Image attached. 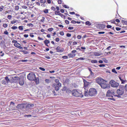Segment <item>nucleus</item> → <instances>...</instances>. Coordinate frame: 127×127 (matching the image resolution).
Here are the masks:
<instances>
[{
	"label": "nucleus",
	"mask_w": 127,
	"mask_h": 127,
	"mask_svg": "<svg viewBox=\"0 0 127 127\" xmlns=\"http://www.w3.org/2000/svg\"><path fill=\"white\" fill-rule=\"evenodd\" d=\"M28 79L30 80H33L35 84H38L39 83V79L38 78H36L35 75L33 73H29L27 76Z\"/></svg>",
	"instance_id": "1"
},
{
	"label": "nucleus",
	"mask_w": 127,
	"mask_h": 127,
	"mask_svg": "<svg viewBox=\"0 0 127 127\" xmlns=\"http://www.w3.org/2000/svg\"><path fill=\"white\" fill-rule=\"evenodd\" d=\"M124 86L122 85H120L119 86V89L117 91V93L118 95H116L115 96L118 97H121L120 95H122L124 94Z\"/></svg>",
	"instance_id": "2"
},
{
	"label": "nucleus",
	"mask_w": 127,
	"mask_h": 127,
	"mask_svg": "<svg viewBox=\"0 0 127 127\" xmlns=\"http://www.w3.org/2000/svg\"><path fill=\"white\" fill-rule=\"evenodd\" d=\"M72 95L74 96L82 97L83 95L82 94V92L80 90L77 91L76 90H73L72 92Z\"/></svg>",
	"instance_id": "3"
},
{
	"label": "nucleus",
	"mask_w": 127,
	"mask_h": 127,
	"mask_svg": "<svg viewBox=\"0 0 127 127\" xmlns=\"http://www.w3.org/2000/svg\"><path fill=\"white\" fill-rule=\"evenodd\" d=\"M97 93L96 90L94 88H91L89 89L88 93L89 95L91 96H93Z\"/></svg>",
	"instance_id": "4"
},
{
	"label": "nucleus",
	"mask_w": 127,
	"mask_h": 127,
	"mask_svg": "<svg viewBox=\"0 0 127 127\" xmlns=\"http://www.w3.org/2000/svg\"><path fill=\"white\" fill-rule=\"evenodd\" d=\"M34 106L33 104H29L26 105L25 104V109L24 111H29L30 110L31 108Z\"/></svg>",
	"instance_id": "5"
},
{
	"label": "nucleus",
	"mask_w": 127,
	"mask_h": 127,
	"mask_svg": "<svg viewBox=\"0 0 127 127\" xmlns=\"http://www.w3.org/2000/svg\"><path fill=\"white\" fill-rule=\"evenodd\" d=\"M96 82L100 85L106 83L107 82L106 80H104L100 78L97 79L96 80Z\"/></svg>",
	"instance_id": "6"
},
{
	"label": "nucleus",
	"mask_w": 127,
	"mask_h": 127,
	"mask_svg": "<svg viewBox=\"0 0 127 127\" xmlns=\"http://www.w3.org/2000/svg\"><path fill=\"white\" fill-rule=\"evenodd\" d=\"M109 84L111 86L113 87H117L119 86V84L113 80H111L109 82Z\"/></svg>",
	"instance_id": "7"
},
{
	"label": "nucleus",
	"mask_w": 127,
	"mask_h": 127,
	"mask_svg": "<svg viewBox=\"0 0 127 127\" xmlns=\"http://www.w3.org/2000/svg\"><path fill=\"white\" fill-rule=\"evenodd\" d=\"M114 93L113 91L110 90H108L106 96H107L111 97H113V95H114Z\"/></svg>",
	"instance_id": "8"
},
{
	"label": "nucleus",
	"mask_w": 127,
	"mask_h": 127,
	"mask_svg": "<svg viewBox=\"0 0 127 127\" xmlns=\"http://www.w3.org/2000/svg\"><path fill=\"white\" fill-rule=\"evenodd\" d=\"M25 104L24 103H21L18 104L16 106V108L19 109H22L24 111Z\"/></svg>",
	"instance_id": "9"
},
{
	"label": "nucleus",
	"mask_w": 127,
	"mask_h": 127,
	"mask_svg": "<svg viewBox=\"0 0 127 127\" xmlns=\"http://www.w3.org/2000/svg\"><path fill=\"white\" fill-rule=\"evenodd\" d=\"M102 88L104 89L106 88H109L110 87L109 85L106 83L104 84H102L100 85Z\"/></svg>",
	"instance_id": "10"
},
{
	"label": "nucleus",
	"mask_w": 127,
	"mask_h": 127,
	"mask_svg": "<svg viewBox=\"0 0 127 127\" xmlns=\"http://www.w3.org/2000/svg\"><path fill=\"white\" fill-rule=\"evenodd\" d=\"M57 51L58 52H62L64 51V49L59 46H58L56 48Z\"/></svg>",
	"instance_id": "11"
},
{
	"label": "nucleus",
	"mask_w": 127,
	"mask_h": 127,
	"mask_svg": "<svg viewBox=\"0 0 127 127\" xmlns=\"http://www.w3.org/2000/svg\"><path fill=\"white\" fill-rule=\"evenodd\" d=\"M84 89L85 90V92H84V95L86 96H88L89 95L88 93V87L85 88H84Z\"/></svg>",
	"instance_id": "12"
},
{
	"label": "nucleus",
	"mask_w": 127,
	"mask_h": 127,
	"mask_svg": "<svg viewBox=\"0 0 127 127\" xmlns=\"http://www.w3.org/2000/svg\"><path fill=\"white\" fill-rule=\"evenodd\" d=\"M84 82V87L85 88L88 87L89 83L87 82L86 80L85 79L83 80Z\"/></svg>",
	"instance_id": "13"
},
{
	"label": "nucleus",
	"mask_w": 127,
	"mask_h": 127,
	"mask_svg": "<svg viewBox=\"0 0 127 127\" xmlns=\"http://www.w3.org/2000/svg\"><path fill=\"white\" fill-rule=\"evenodd\" d=\"M0 46L2 48H4L6 47L5 44V42L4 41L2 40L0 42Z\"/></svg>",
	"instance_id": "14"
},
{
	"label": "nucleus",
	"mask_w": 127,
	"mask_h": 127,
	"mask_svg": "<svg viewBox=\"0 0 127 127\" xmlns=\"http://www.w3.org/2000/svg\"><path fill=\"white\" fill-rule=\"evenodd\" d=\"M19 83L21 86H22L24 83V81L22 79H20L19 80Z\"/></svg>",
	"instance_id": "15"
},
{
	"label": "nucleus",
	"mask_w": 127,
	"mask_h": 127,
	"mask_svg": "<svg viewBox=\"0 0 127 127\" xmlns=\"http://www.w3.org/2000/svg\"><path fill=\"white\" fill-rule=\"evenodd\" d=\"M10 108L12 110H16V107L15 106V105H10Z\"/></svg>",
	"instance_id": "16"
},
{
	"label": "nucleus",
	"mask_w": 127,
	"mask_h": 127,
	"mask_svg": "<svg viewBox=\"0 0 127 127\" xmlns=\"http://www.w3.org/2000/svg\"><path fill=\"white\" fill-rule=\"evenodd\" d=\"M68 56L69 58H73L75 56V54H68Z\"/></svg>",
	"instance_id": "17"
},
{
	"label": "nucleus",
	"mask_w": 127,
	"mask_h": 127,
	"mask_svg": "<svg viewBox=\"0 0 127 127\" xmlns=\"http://www.w3.org/2000/svg\"><path fill=\"white\" fill-rule=\"evenodd\" d=\"M18 22V20H12L11 21V23L12 24H15L16 22Z\"/></svg>",
	"instance_id": "18"
},
{
	"label": "nucleus",
	"mask_w": 127,
	"mask_h": 127,
	"mask_svg": "<svg viewBox=\"0 0 127 127\" xmlns=\"http://www.w3.org/2000/svg\"><path fill=\"white\" fill-rule=\"evenodd\" d=\"M6 81L7 83L9 82H10V80L8 78V77L7 76L5 78V79H4Z\"/></svg>",
	"instance_id": "19"
},
{
	"label": "nucleus",
	"mask_w": 127,
	"mask_h": 127,
	"mask_svg": "<svg viewBox=\"0 0 127 127\" xmlns=\"http://www.w3.org/2000/svg\"><path fill=\"white\" fill-rule=\"evenodd\" d=\"M91 62L92 63H97V61L96 60H92L91 61Z\"/></svg>",
	"instance_id": "20"
},
{
	"label": "nucleus",
	"mask_w": 127,
	"mask_h": 127,
	"mask_svg": "<svg viewBox=\"0 0 127 127\" xmlns=\"http://www.w3.org/2000/svg\"><path fill=\"white\" fill-rule=\"evenodd\" d=\"M40 2L41 3H45L46 2V0H39Z\"/></svg>",
	"instance_id": "21"
},
{
	"label": "nucleus",
	"mask_w": 127,
	"mask_h": 127,
	"mask_svg": "<svg viewBox=\"0 0 127 127\" xmlns=\"http://www.w3.org/2000/svg\"><path fill=\"white\" fill-rule=\"evenodd\" d=\"M119 78L120 79V80L121 81L122 83L124 84V83H125L126 82V81H125L124 80L122 79H121V77H119Z\"/></svg>",
	"instance_id": "22"
},
{
	"label": "nucleus",
	"mask_w": 127,
	"mask_h": 127,
	"mask_svg": "<svg viewBox=\"0 0 127 127\" xmlns=\"http://www.w3.org/2000/svg\"><path fill=\"white\" fill-rule=\"evenodd\" d=\"M14 45L16 47L18 48V46H20V44L19 43H17L16 44H14Z\"/></svg>",
	"instance_id": "23"
},
{
	"label": "nucleus",
	"mask_w": 127,
	"mask_h": 127,
	"mask_svg": "<svg viewBox=\"0 0 127 127\" xmlns=\"http://www.w3.org/2000/svg\"><path fill=\"white\" fill-rule=\"evenodd\" d=\"M44 42V44H48L50 43V41L47 39L45 40Z\"/></svg>",
	"instance_id": "24"
},
{
	"label": "nucleus",
	"mask_w": 127,
	"mask_h": 127,
	"mask_svg": "<svg viewBox=\"0 0 127 127\" xmlns=\"http://www.w3.org/2000/svg\"><path fill=\"white\" fill-rule=\"evenodd\" d=\"M60 13V11L59 10H57L55 12V14L56 15H58Z\"/></svg>",
	"instance_id": "25"
},
{
	"label": "nucleus",
	"mask_w": 127,
	"mask_h": 127,
	"mask_svg": "<svg viewBox=\"0 0 127 127\" xmlns=\"http://www.w3.org/2000/svg\"><path fill=\"white\" fill-rule=\"evenodd\" d=\"M48 9H46L43 10V12L45 13H46V14L47 13H48Z\"/></svg>",
	"instance_id": "26"
},
{
	"label": "nucleus",
	"mask_w": 127,
	"mask_h": 127,
	"mask_svg": "<svg viewBox=\"0 0 127 127\" xmlns=\"http://www.w3.org/2000/svg\"><path fill=\"white\" fill-rule=\"evenodd\" d=\"M85 24L86 25H88L89 26H90L91 25V24L88 21L86 22L85 23Z\"/></svg>",
	"instance_id": "27"
},
{
	"label": "nucleus",
	"mask_w": 127,
	"mask_h": 127,
	"mask_svg": "<svg viewBox=\"0 0 127 127\" xmlns=\"http://www.w3.org/2000/svg\"><path fill=\"white\" fill-rule=\"evenodd\" d=\"M4 6L3 5L1 6L0 7V12L4 8Z\"/></svg>",
	"instance_id": "28"
},
{
	"label": "nucleus",
	"mask_w": 127,
	"mask_h": 127,
	"mask_svg": "<svg viewBox=\"0 0 127 127\" xmlns=\"http://www.w3.org/2000/svg\"><path fill=\"white\" fill-rule=\"evenodd\" d=\"M7 83L6 81L4 79H3L2 81V84H5Z\"/></svg>",
	"instance_id": "29"
},
{
	"label": "nucleus",
	"mask_w": 127,
	"mask_h": 127,
	"mask_svg": "<svg viewBox=\"0 0 127 127\" xmlns=\"http://www.w3.org/2000/svg\"><path fill=\"white\" fill-rule=\"evenodd\" d=\"M42 19H41L40 20V21L42 22V23H44V22L45 18L44 17H42Z\"/></svg>",
	"instance_id": "30"
},
{
	"label": "nucleus",
	"mask_w": 127,
	"mask_h": 127,
	"mask_svg": "<svg viewBox=\"0 0 127 127\" xmlns=\"http://www.w3.org/2000/svg\"><path fill=\"white\" fill-rule=\"evenodd\" d=\"M112 71L116 74L117 73V72L116 71L115 69V68H113L112 69Z\"/></svg>",
	"instance_id": "31"
},
{
	"label": "nucleus",
	"mask_w": 127,
	"mask_h": 127,
	"mask_svg": "<svg viewBox=\"0 0 127 127\" xmlns=\"http://www.w3.org/2000/svg\"><path fill=\"white\" fill-rule=\"evenodd\" d=\"M23 27L22 26H19L18 27L19 29L20 30H23Z\"/></svg>",
	"instance_id": "32"
},
{
	"label": "nucleus",
	"mask_w": 127,
	"mask_h": 127,
	"mask_svg": "<svg viewBox=\"0 0 127 127\" xmlns=\"http://www.w3.org/2000/svg\"><path fill=\"white\" fill-rule=\"evenodd\" d=\"M55 89L56 91H58L59 89V87H58V86H57L55 87Z\"/></svg>",
	"instance_id": "33"
},
{
	"label": "nucleus",
	"mask_w": 127,
	"mask_h": 127,
	"mask_svg": "<svg viewBox=\"0 0 127 127\" xmlns=\"http://www.w3.org/2000/svg\"><path fill=\"white\" fill-rule=\"evenodd\" d=\"M19 9V6H16L15 7V9L16 10H18Z\"/></svg>",
	"instance_id": "34"
},
{
	"label": "nucleus",
	"mask_w": 127,
	"mask_h": 127,
	"mask_svg": "<svg viewBox=\"0 0 127 127\" xmlns=\"http://www.w3.org/2000/svg\"><path fill=\"white\" fill-rule=\"evenodd\" d=\"M45 82L46 83H49L50 82V81L49 79H46L45 80Z\"/></svg>",
	"instance_id": "35"
},
{
	"label": "nucleus",
	"mask_w": 127,
	"mask_h": 127,
	"mask_svg": "<svg viewBox=\"0 0 127 127\" xmlns=\"http://www.w3.org/2000/svg\"><path fill=\"white\" fill-rule=\"evenodd\" d=\"M84 60V59L83 58H80L77 59L76 60V61L78 60Z\"/></svg>",
	"instance_id": "36"
},
{
	"label": "nucleus",
	"mask_w": 127,
	"mask_h": 127,
	"mask_svg": "<svg viewBox=\"0 0 127 127\" xmlns=\"http://www.w3.org/2000/svg\"><path fill=\"white\" fill-rule=\"evenodd\" d=\"M24 116L25 117L28 118L29 117H31L32 115H24Z\"/></svg>",
	"instance_id": "37"
},
{
	"label": "nucleus",
	"mask_w": 127,
	"mask_h": 127,
	"mask_svg": "<svg viewBox=\"0 0 127 127\" xmlns=\"http://www.w3.org/2000/svg\"><path fill=\"white\" fill-rule=\"evenodd\" d=\"M51 10H53L54 11H55L56 9V8L54 6H52L51 8Z\"/></svg>",
	"instance_id": "38"
},
{
	"label": "nucleus",
	"mask_w": 127,
	"mask_h": 127,
	"mask_svg": "<svg viewBox=\"0 0 127 127\" xmlns=\"http://www.w3.org/2000/svg\"><path fill=\"white\" fill-rule=\"evenodd\" d=\"M11 28L13 30H15L17 29V27L16 26L12 27Z\"/></svg>",
	"instance_id": "39"
},
{
	"label": "nucleus",
	"mask_w": 127,
	"mask_h": 127,
	"mask_svg": "<svg viewBox=\"0 0 127 127\" xmlns=\"http://www.w3.org/2000/svg\"><path fill=\"white\" fill-rule=\"evenodd\" d=\"M39 69L40 70L43 71H45V70L44 68L42 67H39Z\"/></svg>",
	"instance_id": "40"
},
{
	"label": "nucleus",
	"mask_w": 127,
	"mask_h": 127,
	"mask_svg": "<svg viewBox=\"0 0 127 127\" xmlns=\"http://www.w3.org/2000/svg\"><path fill=\"white\" fill-rule=\"evenodd\" d=\"M27 26H31L32 27L33 26V24H32L30 23V24H28L27 25Z\"/></svg>",
	"instance_id": "41"
},
{
	"label": "nucleus",
	"mask_w": 127,
	"mask_h": 127,
	"mask_svg": "<svg viewBox=\"0 0 127 127\" xmlns=\"http://www.w3.org/2000/svg\"><path fill=\"white\" fill-rule=\"evenodd\" d=\"M94 55H95L96 56H99L100 55L99 54V53L97 52L95 53H94Z\"/></svg>",
	"instance_id": "42"
},
{
	"label": "nucleus",
	"mask_w": 127,
	"mask_h": 127,
	"mask_svg": "<svg viewBox=\"0 0 127 127\" xmlns=\"http://www.w3.org/2000/svg\"><path fill=\"white\" fill-rule=\"evenodd\" d=\"M3 26L4 28H5L7 26V25L6 24H4L3 25Z\"/></svg>",
	"instance_id": "43"
},
{
	"label": "nucleus",
	"mask_w": 127,
	"mask_h": 127,
	"mask_svg": "<svg viewBox=\"0 0 127 127\" xmlns=\"http://www.w3.org/2000/svg\"><path fill=\"white\" fill-rule=\"evenodd\" d=\"M7 17L8 19H11L12 18V16L11 15H8Z\"/></svg>",
	"instance_id": "44"
},
{
	"label": "nucleus",
	"mask_w": 127,
	"mask_h": 127,
	"mask_svg": "<svg viewBox=\"0 0 127 127\" xmlns=\"http://www.w3.org/2000/svg\"><path fill=\"white\" fill-rule=\"evenodd\" d=\"M17 41L16 40H13L12 41V42L13 43H14V44H16L17 43Z\"/></svg>",
	"instance_id": "45"
},
{
	"label": "nucleus",
	"mask_w": 127,
	"mask_h": 127,
	"mask_svg": "<svg viewBox=\"0 0 127 127\" xmlns=\"http://www.w3.org/2000/svg\"><path fill=\"white\" fill-rule=\"evenodd\" d=\"M53 30V28H49L48 29V31H49V32H51Z\"/></svg>",
	"instance_id": "46"
},
{
	"label": "nucleus",
	"mask_w": 127,
	"mask_h": 127,
	"mask_svg": "<svg viewBox=\"0 0 127 127\" xmlns=\"http://www.w3.org/2000/svg\"><path fill=\"white\" fill-rule=\"evenodd\" d=\"M124 90L125 89L127 91V84H126L125 86H124Z\"/></svg>",
	"instance_id": "47"
},
{
	"label": "nucleus",
	"mask_w": 127,
	"mask_h": 127,
	"mask_svg": "<svg viewBox=\"0 0 127 127\" xmlns=\"http://www.w3.org/2000/svg\"><path fill=\"white\" fill-rule=\"evenodd\" d=\"M55 82L57 84L59 83V80L58 79H56L55 80Z\"/></svg>",
	"instance_id": "48"
},
{
	"label": "nucleus",
	"mask_w": 127,
	"mask_h": 127,
	"mask_svg": "<svg viewBox=\"0 0 127 127\" xmlns=\"http://www.w3.org/2000/svg\"><path fill=\"white\" fill-rule=\"evenodd\" d=\"M105 32H98V34H103L105 33Z\"/></svg>",
	"instance_id": "49"
},
{
	"label": "nucleus",
	"mask_w": 127,
	"mask_h": 127,
	"mask_svg": "<svg viewBox=\"0 0 127 127\" xmlns=\"http://www.w3.org/2000/svg\"><path fill=\"white\" fill-rule=\"evenodd\" d=\"M57 85L58 86V87H61V84L59 82V83H57Z\"/></svg>",
	"instance_id": "50"
},
{
	"label": "nucleus",
	"mask_w": 127,
	"mask_h": 127,
	"mask_svg": "<svg viewBox=\"0 0 127 127\" xmlns=\"http://www.w3.org/2000/svg\"><path fill=\"white\" fill-rule=\"evenodd\" d=\"M71 34L69 33H67L66 34V36L67 37H69L71 36Z\"/></svg>",
	"instance_id": "51"
},
{
	"label": "nucleus",
	"mask_w": 127,
	"mask_h": 127,
	"mask_svg": "<svg viewBox=\"0 0 127 127\" xmlns=\"http://www.w3.org/2000/svg\"><path fill=\"white\" fill-rule=\"evenodd\" d=\"M98 65L100 67H104L105 66V65L103 64H100Z\"/></svg>",
	"instance_id": "52"
},
{
	"label": "nucleus",
	"mask_w": 127,
	"mask_h": 127,
	"mask_svg": "<svg viewBox=\"0 0 127 127\" xmlns=\"http://www.w3.org/2000/svg\"><path fill=\"white\" fill-rule=\"evenodd\" d=\"M22 7L23 8L25 9H26L27 8V7L25 6H22Z\"/></svg>",
	"instance_id": "53"
},
{
	"label": "nucleus",
	"mask_w": 127,
	"mask_h": 127,
	"mask_svg": "<svg viewBox=\"0 0 127 127\" xmlns=\"http://www.w3.org/2000/svg\"><path fill=\"white\" fill-rule=\"evenodd\" d=\"M106 27L108 28H111L112 26L111 25H108Z\"/></svg>",
	"instance_id": "54"
},
{
	"label": "nucleus",
	"mask_w": 127,
	"mask_h": 127,
	"mask_svg": "<svg viewBox=\"0 0 127 127\" xmlns=\"http://www.w3.org/2000/svg\"><path fill=\"white\" fill-rule=\"evenodd\" d=\"M68 29L69 30H73V27H70L68 28Z\"/></svg>",
	"instance_id": "55"
},
{
	"label": "nucleus",
	"mask_w": 127,
	"mask_h": 127,
	"mask_svg": "<svg viewBox=\"0 0 127 127\" xmlns=\"http://www.w3.org/2000/svg\"><path fill=\"white\" fill-rule=\"evenodd\" d=\"M10 105H11L12 106H14V105H15V103L11 101L10 102Z\"/></svg>",
	"instance_id": "56"
},
{
	"label": "nucleus",
	"mask_w": 127,
	"mask_h": 127,
	"mask_svg": "<svg viewBox=\"0 0 127 127\" xmlns=\"http://www.w3.org/2000/svg\"><path fill=\"white\" fill-rule=\"evenodd\" d=\"M58 15H60V16H61L62 17H63L64 16L61 13H59V14Z\"/></svg>",
	"instance_id": "57"
},
{
	"label": "nucleus",
	"mask_w": 127,
	"mask_h": 127,
	"mask_svg": "<svg viewBox=\"0 0 127 127\" xmlns=\"http://www.w3.org/2000/svg\"><path fill=\"white\" fill-rule=\"evenodd\" d=\"M62 58L64 59H66L68 58V57L67 56H64Z\"/></svg>",
	"instance_id": "58"
},
{
	"label": "nucleus",
	"mask_w": 127,
	"mask_h": 127,
	"mask_svg": "<svg viewBox=\"0 0 127 127\" xmlns=\"http://www.w3.org/2000/svg\"><path fill=\"white\" fill-rule=\"evenodd\" d=\"M60 34L62 35H64V33L63 32H60Z\"/></svg>",
	"instance_id": "59"
},
{
	"label": "nucleus",
	"mask_w": 127,
	"mask_h": 127,
	"mask_svg": "<svg viewBox=\"0 0 127 127\" xmlns=\"http://www.w3.org/2000/svg\"><path fill=\"white\" fill-rule=\"evenodd\" d=\"M81 37H82L80 35H78L77 36V38L78 39H81Z\"/></svg>",
	"instance_id": "60"
},
{
	"label": "nucleus",
	"mask_w": 127,
	"mask_h": 127,
	"mask_svg": "<svg viewBox=\"0 0 127 127\" xmlns=\"http://www.w3.org/2000/svg\"><path fill=\"white\" fill-rule=\"evenodd\" d=\"M71 23L73 24H75L76 23V21L74 20L71 21Z\"/></svg>",
	"instance_id": "61"
},
{
	"label": "nucleus",
	"mask_w": 127,
	"mask_h": 127,
	"mask_svg": "<svg viewBox=\"0 0 127 127\" xmlns=\"http://www.w3.org/2000/svg\"><path fill=\"white\" fill-rule=\"evenodd\" d=\"M69 21L67 20H65V22L67 24H68L69 23Z\"/></svg>",
	"instance_id": "62"
},
{
	"label": "nucleus",
	"mask_w": 127,
	"mask_h": 127,
	"mask_svg": "<svg viewBox=\"0 0 127 127\" xmlns=\"http://www.w3.org/2000/svg\"><path fill=\"white\" fill-rule=\"evenodd\" d=\"M4 33L5 34L7 35L8 34V32L7 31H6L4 32Z\"/></svg>",
	"instance_id": "63"
},
{
	"label": "nucleus",
	"mask_w": 127,
	"mask_h": 127,
	"mask_svg": "<svg viewBox=\"0 0 127 127\" xmlns=\"http://www.w3.org/2000/svg\"><path fill=\"white\" fill-rule=\"evenodd\" d=\"M65 8H68L69 7L67 6L66 5H64L63 6Z\"/></svg>",
	"instance_id": "64"
}]
</instances>
